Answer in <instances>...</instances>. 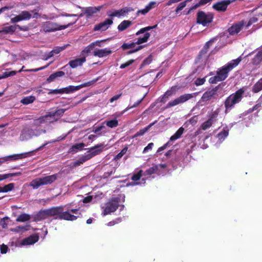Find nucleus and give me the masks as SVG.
<instances>
[{
    "label": "nucleus",
    "instance_id": "obj_46",
    "mask_svg": "<svg viewBox=\"0 0 262 262\" xmlns=\"http://www.w3.org/2000/svg\"><path fill=\"white\" fill-rule=\"evenodd\" d=\"M222 80L220 78V76L217 74L216 75L211 77L209 79V82L211 84H215L217 82L222 81Z\"/></svg>",
    "mask_w": 262,
    "mask_h": 262
},
{
    "label": "nucleus",
    "instance_id": "obj_12",
    "mask_svg": "<svg viewBox=\"0 0 262 262\" xmlns=\"http://www.w3.org/2000/svg\"><path fill=\"white\" fill-rule=\"evenodd\" d=\"M150 36V34L149 33H146L143 37H139L136 42H133L130 43H124L122 45L121 48L123 50L134 48L136 44L141 45L142 43L146 42L149 38Z\"/></svg>",
    "mask_w": 262,
    "mask_h": 262
},
{
    "label": "nucleus",
    "instance_id": "obj_19",
    "mask_svg": "<svg viewBox=\"0 0 262 262\" xmlns=\"http://www.w3.org/2000/svg\"><path fill=\"white\" fill-rule=\"evenodd\" d=\"M17 28H18L20 30H22V28L20 26L15 25L3 27L0 30V33H3L4 34H12L16 31Z\"/></svg>",
    "mask_w": 262,
    "mask_h": 262
},
{
    "label": "nucleus",
    "instance_id": "obj_10",
    "mask_svg": "<svg viewBox=\"0 0 262 262\" xmlns=\"http://www.w3.org/2000/svg\"><path fill=\"white\" fill-rule=\"evenodd\" d=\"M197 94L198 93H195L192 94H185L184 95H181L180 97L175 99L174 100L169 102L167 104L165 108H168L177 105L178 104H179L180 103H184L188 101V100L196 96Z\"/></svg>",
    "mask_w": 262,
    "mask_h": 262
},
{
    "label": "nucleus",
    "instance_id": "obj_55",
    "mask_svg": "<svg viewBox=\"0 0 262 262\" xmlns=\"http://www.w3.org/2000/svg\"><path fill=\"white\" fill-rule=\"evenodd\" d=\"M170 140L168 141L166 143L164 144L162 146L159 147L157 150V152H159L164 149H165L168 146H169L171 145L170 143Z\"/></svg>",
    "mask_w": 262,
    "mask_h": 262
},
{
    "label": "nucleus",
    "instance_id": "obj_37",
    "mask_svg": "<svg viewBox=\"0 0 262 262\" xmlns=\"http://www.w3.org/2000/svg\"><path fill=\"white\" fill-rule=\"evenodd\" d=\"M158 170V166L154 165L151 167H150L145 171V174L147 176H151V174L156 172Z\"/></svg>",
    "mask_w": 262,
    "mask_h": 262
},
{
    "label": "nucleus",
    "instance_id": "obj_24",
    "mask_svg": "<svg viewBox=\"0 0 262 262\" xmlns=\"http://www.w3.org/2000/svg\"><path fill=\"white\" fill-rule=\"evenodd\" d=\"M100 7H89L85 9L84 14L86 15L87 17L92 16L94 14L100 11Z\"/></svg>",
    "mask_w": 262,
    "mask_h": 262
},
{
    "label": "nucleus",
    "instance_id": "obj_35",
    "mask_svg": "<svg viewBox=\"0 0 262 262\" xmlns=\"http://www.w3.org/2000/svg\"><path fill=\"white\" fill-rule=\"evenodd\" d=\"M229 134V129L226 126L224 127L223 130L217 134V137L220 139H224Z\"/></svg>",
    "mask_w": 262,
    "mask_h": 262
},
{
    "label": "nucleus",
    "instance_id": "obj_27",
    "mask_svg": "<svg viewBox=\"0 0 262 262\" xmlns=\"http://www.w3.org/2000/svg\"><path fill=\"white\" fill-rule=\"evenodd\" d=\"M132 25L130 20H124L122 21L118 26V29L119 31H123L128 28Z\"/></svg>",
    "mask_w": 262,
    "mask_h": 262
},
{
    "label": "nucleus",
    "instance_id": "obj_30",
    "mask_svg": "<svg viewBox=\"0 0 262 262\" xmlns=\"http://www.w3.org/2000/svg\"><path fill=\"white\" fill-rule=\"evenodd\" d=\"M184 128L183 127H180L175 134L170 137V140L174 141L179 139L184 133Z\"/></svg>",
    "mask_w": 262,
    "mask_h": 262
},
{
    "label": "nucleus",
    "instance_id": "obj_20",
    "mask_svg": "<svg viewBox=\"0 0 262 262\" xmlns=\"http://www.w3.org/2000/svg\"><path fill=\"white\" fill-rule=\"evenodd\" d=\"M39 237L37 235H30V236L24 239L21 242L23 245H32L38 241Z\"/></svg>",
    "mask_w": 262,
    "mask_h": 262
},
{
    "label": "nucleus",
    "instance_id": "obj_15",
    "mask_svg": "<svg viewBox=\"0 0 262 262\" xmlns=\"http://www.w3.org/2000/svg\"><path fill=\"white\" fill-rule=\"evenodd\" d=\"M113 21L112 19L107 18L104 21L96 24L93 29L94 31H104L106 30L110 26L112 25Z\"/></svg>",
    "mask_w": 262,
    "mask_h": 262
},
{
    "label": "nucleus",
    "instance_id": "obj_34",
    "mask_svg": "<svg viewBox=\"0 0 262 262\" xmlns=\"http://www.w3.org/2000/svg\"><path fill=\"white\" fill-rule=\"evenodd\" d=\"M260 79L253 85L252 88V92L254 93H257L262 90V83Z\"/></svg>",
    "mask_w": 262,
    "mask_h": 262
},
{
    "label": "nucleus",
    "instance_id": "obj_5",
    "mask_svg": "<svg viewBox=\"0 0 262 262\" xmlns=\"http://www.w3.org/2000/svg\"><path fill=\"white\" fill-rule=\"evenodd\" d=\"M57 179V174L46 176L42 178H36L33 180L29 185L34 189H37L40 186L50 185L55 182Z\"/></svg>",
    "mask_w": 262,
    "mask_h": 262
},
{
    "label": "nucleus",
    "instance_id": "obj_39",
    "mask_svg": "<svg viewBox=\"0 0 262 262\" xmlns=\"http://www.w3.org/2000/svg\"><path fill=\"white\" fill-rule=\"evenodd\" d=\"M20 174V172L18 173H10L4 174H0V181L8 179L9 178L14 177L16 176L19 175Z\"/></svg>",
    "mask_w": 262,
    "mask_h": 262
},
{
    "label": "nucleus",
    "instance_id": "obj_31",
    "mask_svg": "<svg viewBox=\"0 0 262 262\" xmlns=\"http://www.w3.org/2000/svg\"><path fill=\"white\" fill-rule=\"evenodd\" d=\"M157 120H156L154 122L150 123L146 127H145V128H143L142 129H140L139 132H138L136 133V136H142V135H143L147 131H148L149 129V128L152 125H154L156 123H157Z\"/></svg>",
    "mask_w": 262,
    "mask_h": 262
},
{
    "label": "nucleus",
    "instance_id": "obj_53",
    "mask_svg": "<svg viewBox=\"0 0 262 262\" xmlns=\"http://www.w3.org/2000/svg\"><path fill=\"white\" fill-rule=\"evenodd\" d=\"M186 6V2L184 1L183 2H181L179 4L177 8L176 9V12L178 13L179 11L182 10L184 7H185Z\"/></svg>",
    "mask_w": 262,
    "mask_h": 262
},
{
    "label": "nucleus",
    "instance_id": "obj_58",
    "mask_svg": "<svg viewBox=\"0 0 262 262\" xmlns=\"http://www.w3.org/2000/svg\"><path fill=\"white\" fill-rule=\"evenodd\" d=\"M21 20H23V19L20 14L12 18L11 19V21L12 23H15Z\"/></svg>",
    "mask_w": 262,
    "mask_h": 262
},
{
    "label": "nucleus",
    "instance_id": "obj_28",
    "mask_svg": "<svg viewBox=\"0 0 262 262\" xmlns=\"http://www.w3.org/2000/svg\"><path fill=\"white\" fill-rule=\"evenodd\" d=\"M36 99V98L34 96H29L24 97L21 100L20 103L24 105H28L32 103Z\"/></svg>",
    "mask_w": 262,
    "mask_h": 262
},
{
    "label": "nucleus",
    "instance_id": "obj_26",
    "mask_svg": "<svg viewBox=\"0 0 262 262\" xmlns=\"http://www.w3.org/2000/svg\"><path fill=\"white\" fill-rule=\"evenodd\" d=\"M156 4V3L154 2H150L144 9L139 10L137 12V15H139L140 14H141L142 15H145L146 13H147L153 7V6Z\"/></svg>",
    "mask_w": 262,
    "mask_h": 262
},
{
    "label": "nucleus",
    "instance_id": "obj_44",
    "mask_svg": "<svg viewBox=\"0 0 262 262\" xmlns=\"http://www.w3.org/2000/svg\"><path fill=\"white\" fill-rule=\"evenodd\" d=\"M176 91V86L171 87L170 90H167L164 93V97H166L167 98H168L169 97H170L175 94Z\"/></svg>",
    "mask_w": 262,
    "mask_h": 262
},
{
    "label": "nucleus",
    "instance_id": "obj_56",
    "mask_svg": "<svg viewBox=\"0 0 262 262\" xmlns=\"http://www.w3.org/2000/svg\"><path fill=\"white\" fill-rule=\"evenodd\" d=\"M120 12H119V11L118 10H115L114 11V12H109L108 13H107V15L108 16L110 17H120Z\"/></svg>",
    "mask_w": 262,
    "mask_h": 262
},
{
    "label": "nucleus",
    "instance_id": "obj_40",
    "mask_svg": "<svg viewBox=\"0 0 262 262\" xmlns=\"http://www.w3.org/2000/svg\"><path fill=\"white\" fill-rule=\"evenodd\" d=\"M118 11L119 12H120L119 13L121 16L124 15L126 13H128V12L134 11V9L132 7H125Z\"/></svg>",
    "mask_w": 262,
    "mask_h": 262
},
{
    "label": "nucleus",
    "instance_id": "obj_42",
    "mask_svg": "<svg viewBox=\"0 0 262 262\" xmlns=\"http://www.w3.org/2000/svg\"><path fill=\"white\" fill-rule=\"evenodd\" d=\"M20 15L21 17L23 20H29L31 18V15L28 11H23Z\"/></svg>",
    "mask_w": 262,
    "mask_h": 262
},
{
    "label": "nucleus",
    "instance_id": "obj_14",
    "mask_svg": "<svg viewBox=\"0 0 262 262\" xmlns=\"http://www.w3.org/2000/svg\"><path fill=\"white\" fill-rule=\"evenodd\" d=\"M47 145V143L43 144L42 145L40 146L39 147L37 148L35 150H34L35 151H38L42 149L43 147L45 146V145ZM34 151H31L29 152H24L21 154H14L12 155H10L7 157V159L9 160H17L18 159H22L26 158L29 156H31V154Z\"/></svg>",
    "mask_w": 262,
    "mask_h": 262
},
{
    "label": "nucleus",
    "instance_id": "obj_63",
    "mask_svg": "<svg viewBox=\"0 0 262 262\" xmlns=\"http://www.w3.org/2000/svg\"><path fill=\"white\" fill-rule=\"evenodd\" d=\"M154 146V143H149L147 146H146L144 148V150H143V152H147L149 150H150L152 149V147Z\"/></svg>",
    "mask_w": 262,
    "mask_h": 262
},
{
    "label": "nucleus",
    "instance_id": "obj_54",
    "mask_svg": "<svg viewBox=\"0 0 262 262\" xmlns=\"http://www.w3.org/2000/svg\"><path fill=\"white\" fill-rule=\"evenodd\" d=\"M205 81H206V80H205V78H198L195 80V81L194 82V84L197 86L201 85H203L205 83Z\"/></svg>",
    "mask_w": 262,
    "mask_h": 262
},
{
    "label": "nucleus",
    "instance_id": "obj_61",
    "mask_svg": "<svg viewBox=\"0 0 262 262\" xmlns=\"http://www.w3.org/2000/svg\"><path fill=\"white\" fill-rule=\"evenodd\" d=\"M143 47H144L143 46H139L137 47L136 48L128 51L127 52V54H130L135 53V52L140 50L141 49H142Z\"/></svg>",
    "mask_w": 262,
    "mask_h": 262
},
{
    "label": "nucleus",
    "instance_id": "obj_11",
    "mask_svg": "<svg viewBox=\"0 0 262 262\" xmlns=\"http://www.w3.org/2000/svg\"><path fill=\"white\" fill-rule=\"evenodd\" d=\"M100 78V77H99L91 81L83 83L77 86L69 85L67 87L63 88H62L63 91V94H70L73 93L74 92L78 91L83 88L89 86L99 80Z\"/></svg>",
    "mask_w": 262,
    "mask_h": 262
},
{
    "label": "nucleus",
    "instance_id": "obj_8",
    "mask_svg": "<svg viewBox=\"0 0 262 262\" xmlns=\"http://www.w3.org/2000/svg\"><path fill=\"white\" fill-rule=\"evenodd\" d=\"M220 84L211 89L206 91L202 95L201 101L203 102H208L212 100H216L219 95L221 93L220 90Z\"/></svg>",
    "mask_w": 262,
    "mask_h": 262
},
{
    "label": "nucleus",
    "instance_id": "obj_6",
    "mask_svg": "<svg viewBox=\"0 0 262 262\" xmlns=\"http://www.w3.org/2000/svg\"><path fill=\"white\" fill-rule=\"evenodd\" d=\"M214 14L212 12H205L203 11H199L196 16V23L202 25L203 27H208L212 21Z\"/></svg>",
    "mask_w": 262,
    "mask_h": 262
},
{
    "label": "nucleus",
    "instance_id": "obj_25",
    "mask_svg": "<svg viewBox=\"0 0 262 262\" xmlns=\"http://www.w3.org/2000/svg\"><path fill=\"white\" fill-rule=\"evenodd\" d=\"M85 144L83 143L75 144L69 149V153L74 154L78 151L81 150L84 147Z\"/></svg>",
    "mask_w": 262,
    "mask_h": 262
},
{
    "label": "nucleus",
    "instance_id": "obj_36",
    "mask_svg": "<svg viewBox=\"0 0 262 262\" xmlns=\"http://www.w3.org/2000/svg\"><path fill=\"white\" fill-rule=\"evenodd\" d=\"M106 125L110 128H114L118 126V121L116 119L105 121Z\"/></svg>",
    "mask_w": 262,
    "mask_h": 262
},
{
    "label": "nucleus",
    "instance_id": "obj_45",
    "mask_svg": "<svg viewBox=\"0 0 262 262\" xmlns=\"http://www.w3.org/2000/svg\"><path fill=\"white\" fill-rule=\"evenodd\" d=\"M212 123L210 120L208 119L202 124L201 128L204 130H206L212 126Z\"/></svg>",
    "mask_w": 262,
    "mask_h": 262
},
{
    "label": "nucleus",
    "instance_id": "obj_21",
    "mask_svg": "<svg viewBox=\"0 0 262 262\" xmlns=\"http://www.w3.org/2000/svg\"><path fill=\"white\" fill-rule=\"evenodd\" d=\"M85 57L80 58H77L69 61V64L72 68H75L78 66H81L85 61Z\"/></svg>",
    "mask_w": 262,
    "mask_h": 262
},
{
    "label": "nucleus",
    "instance_id": "obj_60",
    "mask_svg": "<svg viewBox=\"0 0 262 262\" xmlns=\"http://www.w3.org/2000/svg\"><path fill=\"white\" fill-rule=\"evenodd\" d=\"M54 55L53 54V52L51 51H50V52H49L47 54H46L44 56H43V59L44 60H48L49 58H51L52 57L54 56Z\"/></svg>",
    "mask_w": 262,
    "mask_h": 262
},
{
    "label": "nucleus",
    "instance_id": "obj_52",
    "mask_svg": "<svg viewBox=\"0 0 262 262\" xmlns=\"http://www.w3.org/2000/svg\"><path fill=\"white\" fill-rule=\"evenodd\" d=\"M134 61H135L134 59H130V60H128L127 61H126V62L121 64L120 65V69H124V68L129 66L132 64H133L134 62Z\"/></svg>",
    "mask_w": 262,
    "mask_h": 262
},
{
    "label": "nucleus",
    "instance_id": "obj_22",
    "mask_svg": "<svg viewBox=\"0 0 262 262\" xmlns=\"http://www.w3.org/2000/svg\"><path fill=\"white\" fill-rule=\"evenodd\" d=\"M142 172L143 171L142 170H140L137 173L134 174L132 177L131 179L134 182L127 184V186H134L139 184L140 183L137 182V181H139L141 179L142 176Z\"/></svg>",
    "mask_w": 262,
    "mask_h": 262
},
{
    "label": "nucleus",
    "instance_id": "obj_7",
    "mask_svg": "<svg viewBox=\"0 0 262 262\" xmlns=\"http://www.w3.org/2000/svg\"><path fill=\"white\" fill-rule=\"evenodd\" d=\"M76 20L68 23L67 25H59L58 24L52 21L45 22L42 26V30L45 32H54L57 30H61L67 28L76 23Z\"/></svg>",
    "mask_w": 262,
    "mask_h": 262
},
{
    "label": "nucleus",
    "instance_id": "obj_4",
    "mask_svg": "<svg viewBox=\"0 0 262 262\" xmlns=\"http://www.w3.org/2000/svg\"><path fill=\"white\" fill-rule=\"evenodd\" d=\"M242 60L241 56H239L236 59L231 60L224 66L219 68L216 72V74L220 76L222 81H224L228 77L229 73L237 66Z\"/></svg>",
    "mask_w": 262,
    "mask_h": 262
},
{
    "label": "nucleus",
    "instance_id": "obj_57",
    "mask_svg": "<svg viewBox=\"0 0 262 262\" xmlns=\"http://www.w3.org/2000/svg\"><path fill=\"white\" fill-rule=\"evenodd\" d=\"M93 44L94 43H91L90 45H89L88 46H87L86 48H85V49H84L83 52L86 54L90 53L91 52V51L93 50V49L94 48Z\"/></svg>",
    "mask_w": 262,
    "mask_h": 262
},
{
    "label": "nucleus",
    "instance_id": "obj_48",
    "mask_svg": "<svg viewBox=\"0 0 262 262\" xmlns=\"http://www.w3.org/2000/svg\"><path fill=\"white\" fill-rule=\"evenodd\" d=\"M258 21V18L255 17H253L250 18V19L248 20V23H246V25L245 26L247 28H248L249 27H250L251 25H252L253 24L256 23Z\"/></svg>",
    "mask_w": 262,
    "mask_h": 262
},
{
    "label": "nucleus",
    "instance_id": "obj_49",
    "mask_svg": "<svg viewBox=\"0 0 262 262\" xmlns=\"http://www.w3.org/2000/svg\"><path fill=\"white\" fill-rule=\"evenodd\" d=\"M63 89H55V90H50L48 94L49 95H55L58 94H63Z\"/></svg>",
    "mask_w": 262,
    "mask_h": 262
},
{
    "label": "nucleus",
    "instance_id": "obj_51",
    "mask_svg": "<svg viewBox=\"0 0 262 262\" xmlns=\"http://www.w3.org/2000/svg\"><path fill=\"white\" fill-rule=\"evenodd\" d=\"M16 74V71H11V72H5L3 73L2 76V78L3 79V78H7V77L11 76H14Z\"/></svg>",
    "mask_w": 262,
    "mask_h": 262
},
{
    "label": "nucleus",
    "instance_id": "obj_16",
    "mask_svg": "<svg viewBox=\"0 0 262 262\" xmlns=\"http://www.w3.org/2000/svg\"><path fill=\"white\" fill-rule=\"evenodd\" d=\"M112 51L109 48L97 49L94 51L93 55L99 58L106 57L112 53Z\"/></svg>",
    "mask_w": 262,
    "mask_h": 262
},
{
    "label": "nucleus",
    "instance_id": "obj_38",
    "mask_svg": "<svg viewBox=\"0 0 262 262\" xmlns=\"http://www.w3.org/2000/svg\"><path fill=\"white\" fill-rule=\"evenodd\" d=\"M14 187V183H9L2 187V192H7L11 191Z\"/></svg>",
    "mask_w": 262,
    "mask_h": 262
},
{
    "label": "nucleus",
    "instance_id": "obj_50",
    "mask_svg": "<svg viewBox=\"0 0 262 262\" xmlns=\"http://www.w3.org/2000/svg\"><path fill=\"white\" fill-rule=\"evenodd\" d=\"M67 46L68 45H66V46H63L60 47H56V48H55L53 50H52V52H53V53L54 55L56 54H58L61 51L64 50Z\"/></svg>",
    "mask_w": 262,
    "mask_h": 262
},
{
    "label": "nucleus",
    "instance_id": "obj_1",
    "mask_svg": "<svg viewBox=\"0 0 262 262\" xmlns=\"http://www.w3.org/2000/svg\"><path fill=\"white\" fill-rule=\"evenodd\" d=\"M64 207L58 206L48 209L40 210L34 216L35 221L38 222L46 219L49 217L54 216V219L73 221L79 217L70 214L68 211H63Z\"/></svg>",
    "mask_w": 262,
    "mask_h": 262
},
{
    "label": "nucleus",
    "instance_id": "obj_41",
    "mask_svg": "<svg viewBox=\"0 0 262 262\" xmlns=\"http://www.w3.org/2000/svg\"><path fill=\"white\" fill-rule=\"evenodd\" d=\"M48 66H49V64L46 66L42 67H41V68H39L35 69H30V70L25 69V66H23L21 69L20 70L18 71V72H21L22 71H24V72H37V71H39L40 70H42L45 69Z\"/></svg>",
    "mask_w": 262,
    "mask_h": 262
},
{
    "label": "nucleus",
    "instance_id": "obj_13",
    "mask_svg": "<svg viewBox=\"0 0 262 262\" xmlns=\"http://www.w3.org/2000/svg\"><path fill=\"white\" fill-rule=\"evenodd\" d=\"M245 25V21L242 20L241 21L233 24L228 29V32L231 35H236L242 30Z\"/></svg>",
    "mask_w": 262,
    "mask_h": 262
},
{
    "label": "nucleus",
    "instance_id": "obj_43",
    "mask_svg": "<svg viewBox=\"0 0 262 262\" xmlns=\"http://www.w3.org/2000/svg\"><path fill=\"white\" fill-rule=\"evenodd\" d=\"M152 60V56L151 55H150L143 61L141 64V68H143L145 66L149 64L151 62Z\"/></svg>",
    "mask_w": 262,
    "mask_h": 262
},
{
    "label": "nucleus",
    "instance_id": "obj_17",
    "mask_svg": "<svg viewBox=\"0 0 262 262\" xmlns=\"http://www.w3.org/2000/svg\"><path fill=\"white\" fill-rule=\"evenodd\" d=\"M230 3V2L229 1H222L214 4L213 5V8L217 11H225Z\"/></svg>",
    "mask_w": 262,
    "mask_h": 262
},
{
    "label": "nucleus",
    "instance_id": "obj_62",
    "mask_svg": "<svg viewBox=\"0 0 262 262\" xmlns=\"http://www.w3.org/2000/svg\"><path fill=\"white\" fill-rule=\"evenodd\" d=\"M218 116V112L216 111L213 112L210 115L209 120H210L211 122H213L214 119Z\"/></svg>",
    "mask_w": 262,
    "mask_h": 262
},
{
    "label": "nucleus",
    "instance_id": "obj_47",
    "mask_svg": "<svg viewBox=\"0 0 262 262\" xmlns=\"http://www.w3.org/2000/svg\"><path fill=\"white\" fill-rule=\"evenodd\" d=\"M9 220V218L8 217H5L1 220L0 225L3 228L5 229L7 228Z\"/></svg>",
    "mask_w": 262,
    "mask_h": 262
},
{
    "label": "nucleus",
    "instance_id": "obj_32",
    "mask_svg": "<svg viewBox=\"0 0 262 262\" xmlns=\"http://www.w3.org/2000/svg\"><path fill=\"white\" fill-rule=\"evenodd\" d=\"M66 110V109L62 108L58 109L54 112H50L48 115L45 116V117H47L48 116L54 117L55 116H62L65 112Z\"/></svg>",
    "mask_w": 262,
    "mask_h": 262
},
{
    "label": "nucleus",
    "instance_id": "obj_23",
    "mask_svg": "<svg viewBox=\"0 0 262 262\" xmlns=\"http://www.w3.org/2000/svg\"><path fill=\"white\" fill-rule=\"evenodd\" d=\"M64 75L65 73L63 71L55 72L49 76V77L47 79V82L48 83H51L57 78L62 77L64 76Z\"/></svg>",
    "mask_w": 262,
    "mask_h": 262
},
{
    "label": "nucleus",
    "instance_id": "obj_59",
    "mask_svg": "<svg viewBox=\"0 0 262 262\" xmlns=\"http://www.w3.org/2000/svg\"><path fill=\"white\" fill-rule=\"evenodd\" d=\"M0 249L2 254H5L8 251V247L7 245L3 244L1 246Z\"/></svg>",
    "mask_w": 262,
    "mask_h": 262
},
{
    "label": "nucleus",
    "instance_id": "obj_2",
    "mask_svg": "<svg viewBox=\"0 0 262 262\" xmlns=\"http://www.w3.org/2000/svg\"><path fill=\"white\" fill-rule=\"evenodd\" d=\"M105 146L104 143H102L91 147L88 151L89 154L81 156L77 160L74 162L72 167L74 168L80 166L95 156L99 155L103 151Z\"/></svg>",
    "mask_w": 262,
    "mask_h": 262
},
{
    "label": "nucleus",
    "instance_id": "obj_64",
    "mask_svg": "<svg viewBox=\"0 0 262 262\" xmlns=\"http://www.w3.org/2000/svg\"><path fill=\"white\" fill-rule=\"evenodd\" d=\"M258 59L262 60V50L259 51L256 55Z\"/></svg>",
    "mask_w": 262,
    "mask_h": 262
},
{
    "label": "nucleus",
    "instance_id": "obj_3",
    "mask_svg": "<svg viewBox=\"0 0 262 262\" xmlns=\"http://www.w3.org/2000/svg\"><path fill=\"white\" fill-rule=\"evenodd\" d=\"M245 93L243 88H241L236 91L234 93L230 95L224 101V106L225 108V113L227 114L232 109H233L235 105L239 103L243 98Z\"/></svg>",
    "mask_w": 262,
    "mask_h": 262
},
{
    "label": "nucleus",
    "instance_id": "obj_9",
    "mask_svg": "<svg viewBox=\"0 0 262 262\" xmlns=\"http://www.w3.org/2000/svg\"><path fill=\"white\" fill-rule=\"evenodd\" d=\"M120 198L118 197H113L109 199L108 201L105 203V206L103 207V214L106 215L112 212H114L119 207V203Z\"/></svg>",
    "mask_w": 262,
    "mask_h": 262
},
{
    "label": "nucleus",
    "instance_id": "obj_18",
    "mask_svg": "<svg viewBox=\"0 0 262 262\" xmlns=\"http://www.w3.org/2000/svg\"><path fill=\"white\" fill-rule=\"evenodd\" d=\"M33 130L29 126H24L21 130L20 138L22 140H27L31 138Z\"/></svg>",
    "mask_w": 262,
    "mask_h": 262
},
{
    "label": "nucleus",
    "instance_id": "obj_33",
    "mask_svg": "<svg viewBox=\"0 0 262 262\" xmlns=\"http://www.w3.org/2000/svg\"><path fill=\"white\" fill-rule=\"evenodd\" d=\"M30 216L26 213L21 214L17 217L16 221L18 222H24L30 220Z\"/></svg>",
    "mask_w": 262,
    "mask_h": 262
},
{
    "label": "nucleus",
    "instance_id": "obj_29",
    "mask_svg": "<svg viewBox=\"0 0 262 262\" xmlns=\"http://www.w3.org/2000/svg\"><path fill=\"white\" fill-rule=\"evenodd\" d=\"M210 43H211L209 41L205 43V46H204L203 49L200 51L198 55V58L199 59L201 58L203 56L206 55V54L207 53L208 49L210 47Z\"/></svg>",
    "mask_w": 262,
    "mask_h": 262
}]
</instances>
